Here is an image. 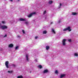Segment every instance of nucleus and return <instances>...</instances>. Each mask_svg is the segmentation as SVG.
I'll return each instance as SVG.
<instances>
[{
    "mask_svg": "<svg viewBox=\"0 0 78 78\" xmlns=\"http://www.w3.org/2000/svg\"><path fill=\"white\" fill-rule=\"evenodd\" d=\"M67 30H68L69 31H72V30L70 29V27L69 26L67 28L63 29V31H66Z\"/></svg>",
    "mask_w": 78,
    "mask_h": 78,
    "instance_id": "f257e3e1",
    "label": "nucleus"
},
{
    "mask_svg": "<svg viewBox=\"0 0 78 78\" xmlns=\"http://www.w3.org/2000/svg\"><path fill=\"white\" fill-rule=\"evenodd\" d=\"M1 27L2 30H5V29L8 28V27L6 26H2Z\"/></svg>",
    "mask_w": 78,
    "mask_h": 78,
    "instance_id": "f03ea898",
    "label": "nucleus"
},
{
    "mask_svg": "<svg viewBox=\"0 0 78 78\" xmlns=\"http://www.w3.org/2000/svg\"><path fill=\"white\" fill-rule=\"evenodd\" d=\"M36 12H34L33 13H30L28 16V17H31V16H33V14H36Z\"/></svg>",
    "mask_w": 78,
    "mask_h": 78,
    "instance_id": "7ed1b4c3",
    "label": "nucleus"
},
{
    "mask_svg": "<svg viewBox=\"0 0 78 78\" xmlns=\"http://www.w3.org/2000/svg\"><path fill=\"white\" fill-rule=\"evenodd\" d=\"M9 64V62H8V61H6L5 62V65L6 67L8 68H9V66H8Z\"/></svg>",
    "mask_w": 78,
    "mask_h": 78,
    "instance_id": "20e7f679",
    "label": "nucleus"
},
{
    "mask_svg": "<svg viewBox=\"0 0 78 78\" xmlns=\"http://www.w3.org/2000/svg\"><path fill=\"white\" fill-rule=\"evenodd\" d=\"M66 39H64L62 40V45L64 46L66 45Z\"/></svg>",
    "mask_w": 78,
    "mask_h": 78,
    "instance_id": "39448f33",
    "label": "nucleus"
},
{
    "mask_svg": "<svg viewBox=\"0 0 78 78\" xmlns=\"http://www.w3.org/2000/svg\"><path fill=\"white\" fill-rule=\"evenodd\" d=\"M14 47V45H13V44H10L9 45V48H12Z\"/></svg>",
    "mask_w": 78,
    "mask_h": 78,
    "instance_id": "423d86ee",
    "label": "nucleus"
},
{
    "mask_svg": "<svg viewBox=\"0 0 78 78\" xmlns=\"http://www.w3.org/2000/svg\"><path fill=\"white\" fill-rule=\"evenodd\" d=\"M48 72V70L47 69H45L43 71L44 73H47Z\"/></svg>",
    "mask_w": 78,
    "mask_h": 78,
    "instance_id": "0eeeda50",
    "label": "nucleus"
},
{
    "mask_svg": "<svg viewBox=\"0 0 78 78\" xmlns=\"http://www.w3.org/2000/svg\"><path fill=\"white\" fill-rule=\"evenodd\" d=\"M20 21H26V20H25V19H23L22 18H20Z\"/></svg>",
    "mask_w": 78,
    "mask_h": 78,
    "instance_id": "6e6552de",
    "label": "nucleus"
},
{
    "mask_svg": "<svg viewBox=\"0 0 78 78\" xmlns=\"http://www.w3.org/2000/svg\"><path fill=\"white\" fill-rule=\"evenodd\" d=\"M46 49L47 50H48V49L50 48V47L48 46H46Z\"/></svg>",
    "mask_w": 78,
    "mask_h": 78,
    "instance_id": "1a4fd4ad",
    "label": "nucleus"
},
{
    "mask_svg": "<svg viewBox=\"0 0 78 78\" xmlns=\"http://www.w3.org/2000/svg\"><path fill=\"white\" fill-rule=\"evenodd\" d=\"M26 59L27 61H29V60H28V56L27 55H26Z\"/></svg>",
    "mask_w": 78,
    "mask_h": 78,
    "instance_id": "9d476101",
    "label": "nucleus"
},
{
    "mask_svg": "<svg viewBox=\"0 0 78 78\" xmlns=\"http://www.w3.org/2000/svg\"><path fill=\"white\" fill-rule=\"evenodd\" d=\"M65 76V74H62L61 75L60 78H63V77H64V76Z\"/></svg>",
    "mask_w": 78,
    "mask_h": 78,
    "instance_id": "9b49d317",
    "label": "nucleus"
},
{
    "mask_svg": "<svg viewBox=\"0 0 78 78\" xmlns=\"http://www.w3.org/2000/svg\"><path fill=\"white\" fill-rule=\"evenodd\" d=\"M47 33V31L46 30H44V31H43V34H46Z\"/></svg>",
    "mask_w": 78,
    "mask_h": 78,
    "instance_id": "f8f14e48",
    "label": "nucleus"
},
{
    "mask_svg": "<svg viewBox=\"0 0 78 78\" xmlns=\"http://www.w3.org/2000/svg\"><path fill=\"white\" fill-rule=\"evenodd\" d=\"M48 3L49 4H51L52 3H53V1H50Z\"/></svg>",
    "mask_w": 78,
    "mask_h": 78,
    "instance_id": "ddd939ff",
    "label": "nucleus"
},
{
    "mask_svg": "<svg viewBox=\"0 0 78 78\" xmlns=\"http://www.w3.org/2000/svg\"><path fill=\"white\" fill-rule=\"evenodd\" d=\"M77 14V13L76 12H73L72 13V14L73 15H74V16L76 15V14Z\"/></svg>",
    "mask_w": 78,
    "mask_h": 78,
    "instance_id": "4468645a",
    "label": "nucleus"
},
{
    "mask_svg": "<svg viewBox=\"0 0 78 78\" xmlns=\"http://www.w3.org/2000/svg\"><path fill=\"white\" fill-rule=\"evenodd\" d=\"M17 78H23V76H18Z\"/></svg>",
    "mask_w": 78,
    "mask_h": 78,
    "instance_id": "2eb2a0df",
    "label": "nucleus"
},
{
    "mask_svg": "<svg viewBox=\"0 0 78 78\" xmlns=\"http://www.w3.org/2000/svg\"><path fill=\"white\" fill-rule=\"evenodd\" d=\"M38 67H39L40 69H42V66H41V65H39V66H38Z\"/></svg>",
    "mask_w": 78,
    "mask_h": 78,
    "instance_id": "dca6fc26",
    "label": "nucleus"
},
{
    "mask_svg": "<svg viewBox=\"0 0 78 78\" xmlns=\"http://www.w3.org/2000/svg\"><path fill=\"white\" fill-rule=\"evenodd\" d=\"M52 32H53V33H54V34H56V32H55V30L53 29H52Z\"/></svg>",
    "mask_w": 78,
    "mask_h": 78,
    "instance_id": "f3484780",
    "label": "nucleus"
},
{
    "mask_svg": "<svg viewBox=\"0 0 78 78\" xmlns=\"http://www.w3.org/2000/svg\"><path fill=\"white\" fill-rule=\"evenodd\" d=\"M8 73H12V71H8Z\"/></svg>",
    "mask_w": 78,
    "mask_h": 78,
    "instance_id": "a211bd4d",
    "label": "nucleus"
},
{
    "mask_svg": "<svg viewBox=\"0 0 78 78\" xmlns=\"http://www.w3.org/2000/svg\"><path fill=\"white\" fill-rule=\"evenodd\" d=\"M55 73L56 74H57V73H58V70H56Z\"/></svg>",
    "mask_w": 78,
    "mask_h": 78,
    "instance_id": "6ab92c4d",
    "label": "nucleus"
},
{
    "mask_svg": "<svg viewBox=\"0 0 78 78\" xmlns=\"http://www.w3.org/2000/svg\"><path fill=\"white\" fill-rule=\"evenodd\" d=\"M19 48V46H16L15 48V50H17V49Z\"/></svg>",
    "mask_w": 78,
    "mask_h": 78,
    "instance_id": "aec40b11",
    "label": "nucleus"
},
{
    "mask_svg": "<svg viewBox=\"0 0 78 78\" xmlns=\"http://www.w3.org/2000/svg\"><path fill=\"white\" fill-rule=\"evenodd\" d=\"M74 56H78V54H77V53L74 54Z\"/></svg>",
    "mask_w": 78,
    "mask_h": 78,
    "instance_id": "412c9836",
    "label": "nucleus"
},
{
    "mask_svg": "<svg viewBox=\"0 0 78 78\" xmlns=\"http://www.w3.org/2000/svg\"><path fill=\"white\" fill-rule=\"evenodd\" d=\"M69 42H70L71 41H72V40L71 39H70L69 40H68Z\"/></svg>",
    "mask_w": 78,
    "mask_h": 78,
    "instance_id": "4be33fe9",
    "label": "nucleus"
},
{
    "mask_svg": "<svg viewBox=\"0 0 78 78\" xmlns=\"http://www.w3.org/2000/svg\"><path fill=\"white\" fill-rule=\"evenodd\" d=\"M22 32L23 33V34H25V31H24V30H22Z\"/></svg>",
    "mask_w": 78,
    "mask_h": 78,
    "instance_id": "5701e85b",
    "label": "nucleus"
},
{
    "mask_svg": "<svg viewBox=\"0 0 78 78\" xmlns=\"http://www.w3.org/2000/svg\"><path fill=\"white\" fill-rule=\"evenodd\" d=\"M45 13H46V11H44V12H43V14H45Z\"/></svg>",
    "mask_w": 78,
    "mask_h": 78,
    "instance_id": "b1692460",
    "label": "nucleus"
},
{
    "mask_svg": "<svg viewBox=\"0 0 78 78\" xmlns=\"http://www.w3.org/2000/svg\"><path fill=\"white\" fill-rule=\"evenodd\" d=\"M12 66H13V67H16V65L14 64H12Z\"/></svg>",
    "mask_w": 78,
    "mask_h": 78,
    "instance_id": "393cba45",
    "label": "nucleus"
},
{
    "mask_svg": "<svg viewBox=\"0 0 78 78\" xmlns=\"http://www.w3.org/2000/svg\"><path fill=\"white\" fill-rule=\"evenodd\" d=\"M2 23L4 24V23H5L4 21H2Z\"/></svg>",
    "mask_w": 78,
    "mask_h": 78,
    "instance_id": "a878e982",
    "label": "nucleus"
},
{
    "mask_svg": "<svg viewBox=\"0 0 78 78\" xmlns=\"http://www.w3.org/2000/svg\"><path fill=\"white\" fill-rule=\"evenodd\" d=\"M7 37V34H5V36H4V37Z\"/></svg>",
    "mask_w": 78,
    "mask_h": 78,
    "instance_id": "bb28decb",
    "label": "nucleus"
},
{
    "mask_svg": "<svg viewBox=\"0 0 78 78\" xmlns=\"http://www.w3.org/2000/svg\"><path fill=\"white\" fill-rule=\"evenodd\" d=\"M38 37H37V36H36V37H35V39H37V38H38Z\"/></svg>",
    "mask_w": 78,
    "mask_h": 78,
    "instance_id": "cd10ccee",
    "label": "nucleus"
},
{
    "mask_svg": "<svg viewBox=\"0 0 78 78\" xmlns=\"http://www.w3.org/2000/svg\"><path fill=\"white\" fill-rule=\"evenodd\" d=\"M17 37H20V36L17 35Z\"/></svg>",
    "mask_w": 78,
    "mask_h": 78,
    "instance_id": "c85d7f7f",
    "label": "nucleus"
},
{
    "mask_svg": "<svg viewBox=\"0 0 78 78\" xmlns=\"http://www.w3.org/2000/svg\"><path fill=\"white\" fill-rule=\"evenodd\" d=\"M61 20H59L58 21V23H61Z\"/></svg>",
    "mask_w": 78,
    "mask_h": 78,
    "instance_id": "c756f323",
    "label": "nucleus"
},
{
    "mask_svg": "<svg viewBox=\"0 0 78 78\" xmlns=\"http://www.w3.org/2000/svg\"><path fill=\"white\" fill-rule=\"evenodd\" d=\"M25 24H28V22H25Z\"/></svg>",
    "mask_w": 78,
    "mask_h": 78,
    "instance_id": "7c9ffc66",
    "label": "nucleus"
},
{
    "mask_svg": "<svg viewBox=\"0 0 78 78\" xmlns=\"http://www.w3.org/2000/svg\"><path fill=\"white\" fill-rule=\"evenodd\" d=\"M60 6H62V4H61V3H60Z\"/></svg>",
    "mask_w": 78,
    "mask_h": 78,
    "instance_id": "2f4dec72",
    "label": "nucleus"
},
{
    "mask_svg": "<svg viewBox=\"0 0 78 78\" xmlns=\"http://www.w3.org/2000/svg\"><path fill=\"white\" fill-rule=\"evenodd\" d=\"M52 23H53V22H51V24H52Z\"/></svg>",
    "mask_w": 78,
    "mask_h": 78,
    "instance_id": "473e14b6",
    "label": "nucleus"
},
{
    "mask_svg": "<svg viewBox=\"0 0 78 78\" xmlns=\"http://www.w3.org/2000/svg\"><path fill=\"white\" fill-rule=\"evenodd\" d=\"M20 1V0H18V2H19Z\"/></svg>",
    "mask_w": 78,
    "mask_h": 78,
    "instance_id": "72a5a7b5",
    "label": "nucleus"
},
{
    "mask_svg": "<svg viewBox=\"0 0 78 78\" xmlns=\"http://www.w3.org/2000/svg\"><path fill=\"white\" fill-rule=\"evenodd\" d=\"M10 1H12V0H10Z\"/></svg>",
    "mask_w": 78,
    "mask_h": 78,
    "instance_id": "f704fd0d",
    "label": "nucleus"
}]
</instances>
